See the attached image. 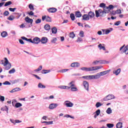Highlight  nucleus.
I'll use <instances>...</instances> for the list:
<instances>
[{"mask_svg":"<svg viewBox=\"0 0 128 128\" xmlns=\"http://www.w3.org/2000/svg\"><path fill=\"white\" fill-rule=\"evenodd\" d=\"M102 68V66H91L90 68L82 67L80 68L82 70H84V72H92L93 70H100Z\"/></svg>","mask_w":128,"mask_h":128,"instance_id":"nucleus-1","label":"nucleus"},{"mask_svg":"<svg viewBox=\"0 0 128 128\" xmlns=\"http://www.w3.org/2000/svg\"><path fill=\"white\" fill-rule=\"evenodd\" d=\"M98 64H110V62L106 60H96L93 61L92 62V66H96Z\"/></svg>","mask_w":128,"mask_h":128,"instance_id":"nucleus-2","label":"nucleus"},{"mask_svg":"<svg viewBox=\"0 0 128 128\" xmlns=\"http://www.w3.org/2000/svg\"><path fill=\"white\" fill-rule=\"evenodd\" d=\"M4 62L2 63V64L4 66H6V70H10V68H12V65L10 64V63L8 62V58H4Z\"/></svg>","mask_w":128,"mask_h":128,"instance_id":"nucleus-3","label":"nucleus"},{"mask_svg":"<svg viewBox=\"0 0 128 128\" xmlns=\"http://www.w3.org/2000/svg\"><path fill=\"white\" fill-rule=\"evenodd\" d=\"M96 18H100V16H105V14L102 12V9L96 10L95 11Z\"/></svg>","mask_w":128,"mask_h":128,"instance_id":"nucleus-4","label":"nucleus"},{"mask_svg":"<svg viewBox=\"0 0 128 128\" xmlns=\"http://www.w3.org/2000/svg\"><path fill=\"white\" fill-rule=\"evenodd\" d=\"M69 86H70L69 88H71L72 92H77L78 88L74 85V82L72 81L69 84Z\"/></svg>","mask_w":128,"mask_h":128,"instance_id":"nucleus-5","label":"nucleus"},{"mask_svg":"<svg viewBox=\"0 0 128 128\" xmlns=\"http://www.w3.org/2000/svg\"><path fill=\"white\" fill-rule=\"evenodd\" d=\"M39 42H40V39L38 37H36L32 40V44H38Z\"/></svg>","mask_w":128,"mask_h":128,"instance_id":"nucleus-6","label":"nucleus"},{"mask_svg":"<svg viewBox=\"0 0 128 128\" xmlns=\"http://www.w3.org/2000/svg\"><path fill=\"white\" fill-rule=\"evenodd\" d=\"M42 20H46V22H52V18L48 16H42Z\"/></svg>","mask_w":128,"mask_h":128,"instance_id":"nucleus-7","label":"nucleus"},{"mask_svg":"<svg viewBox=\"0 0 128 128\" xmlns=\"http://www.w3.org/2000/svg\"><path fill=\"white\" fill-rule=\"evenodd\" d=\"M90 78H91V80H98L100 78V74L98 73L96 75H92L90 76Z\"/></svg>","mask_w":128,"mask_h":128,"instance_id":"nucleus-8","label":"nucleus"},{"mask_svg":"<svg viewBox=\"0 0 128 128\" xmlns=\"http://www.w3.org/2000/svg\"><path fill=\"white\" fill-rule=\"evenodd\" d=\"M64 104L67 106V108H72L74 106V104L72 103V102L70 101H65Z\"/></svg>","mask_w":128,"mask_h":128,"instance_id":"nucleus-9","label":"nucleus"},{"mask_svg":"<svg viewBox=\"0 0 128 128\" xmlns=\"http://www.w3.org/2000/svg\"><path fill=\"white\" fill-rule=\"evenodd\" d=\"M112 98H114V96L109 94L104 100H112Z\"/></svg>","mask_w":128,"mask_h":128,"instance_id":"nucleus-10","label":"nucleus"},{"mask_svg":"<svg viewBox=\"0 0 128 128\" xmlns=\"http://www.w3.org/2000/svg\"><path fill=\"white\" fill-rule=\"evenodd\" d=\"M83 86L86 90L88 91V82L86 81L83 82Z\"/></svg>","mask_w":128,"mask_h":128,"instance_id":"nucleus-11","label":"nucleus"},{"mask_svg":"<svg viewBox=\"0 0 128 128\" xmlns=\"http://www.w3.org/2000/svg\"><path fill=\"white\" fill-rule=\"evenodd\" d=\"M80 66V63L78 62H73L71 64L70 66H72V68H79Z\"/></svg>","mask_w":128,"mask_h":128,"instance_id":"nucleus-12","label":"nucleus"},{"mask_svg":"<svg viewBox=\"0 0 128 128\" xmlns=\"http://www.w3.org/2000/svg\"><path fill=\"white\" fill-rule=\"evenodd\" d=\"M58 106V104H52L50 105L49 108L50 110H54V108H56V106Z\"/></svg>","mask_w":128,"mask_h":128,"instance_id":"nucleus-13","label":"nucleus"},{"mask_svg":"<svg viewBox=\"0 0 128 128\" xmlns=\"http://www.w3.org/2000/svg\"><path fill=\"white\" fill-rule=\"evenodd\" d=\"M25 20L26 22H28V24H32V22H34V20H32V19L30 18L28 16H26L25 18Z\"/></svg>","mask_w":128,"mask_h":128,"instance_id":"nucleus-14","label":"nucleus"},{"mask_svg":"<svg viewBox=\"0 0 128 128\" xmlns=\"http://www.w3.org/2000/svg\"><path fill=\"white\" fill-rule=\"evenodd\" d=\"M40 42L43 44H46L48 42V38L46 37H42Z\"/></svg>","mask_w":128,"mask_h":128,"instance_id":"nucleus-15","label":"nucleus"},{"mask_svg":"<svg viewBox=\"0 0 128 128\" xmlns=\"http://www.w3.org/2000/svg\"><path fill=\"white\" fill-rule=\"evenodd\" d=\"M48 10L49 12L54 13L56 12L58 10L56 8H52L48 9Z\"/></svg>","mask_w":128,"mask_h":128,"instance_id":"nucleus-16","label":"nucleus"},{"mask_svg":"<svg viewBox=\"0 0 128 128\" xmlns=\"http://www.w3.org/2000/svg\"><path fill=\"white\" fill-rule=\"evenodd\" d=\"M110 72V70L100 72L99 74H100V76H106V74H108V72Z\"/></svg>","mask_w":128,"mask_h":128,"instance_id":"nucleus-17","label":"nucleus"},{"mask_svg":"<svg viewBox=\"0 0 128 128\" xmlns=\"http://www.w3.org/2000/svg\"><path fill=\"white\" fill-rule=\"evenodd\" d=\"M102 12L105 14V16L106 14H108V12H110V10L108 9V7L106 6L104 7V10H102Z\"/></svg>","mask_w":128,"mask_h":128,"instance_id":"nucleus-18","label":"nucleus"},{"mask_svg":"<svg viewBox=\"0 0 128 128\" xmlns=\"http://www.w3.org/2000/svg\"><path fill=\"white\" fill-rule=\"evenodd\" d=\"M98 48L100 50H106V48L104 47V44H100L98 45Z\"/></svg>","mask_w":128,"mask_h":128,"instance_id":"nucleus-19","label":"nucleus"},{"mask_svg":"<svg viewBox=\"0 0 128 128\" xmlns=\"http://www.w3.org/2000/svg\"><path fill=\"white\" fill-rule=\"evenodd\" d=\"M128 46H125V48L124 49V50H122V52H124V54H128Z\"/></svg>","mask_w":128,"mask_h":128,"instance_id":"nucleus-20","label":"nucleus"},{"mask_svg":"<svg viewBox=\"0 0 128 128\" xmlns=\"http://www.w3.org/2000/svg\"><path fill=\"white\" fill-rule=\"evenodd\" d=\"M95 112L96 114L94 116V118H96L100 116V110L98 109Z\"/></svg>","mask_w":128,"mask_h":128,"instance_id":"nucleus-21","label":"nucleus"},{"mask_svg":"<svg viewBox=\"0 0 128 128\" xmlns=\"http://www.w3.org/2000/svg\"><path fill=\"white\" fill-rule=\"evenodd\" d=\"M82 20H90V16L88 14H84L82 16Z\"/></svg>","mask_w":128,"mask_h":128,"instance_id":"nucleus-22","label":"nucleus"},{"mask_svg":"<svg viewBox=\"0 0 128 128\" xmlns=\"http://www.w3.org/2000/svg\"><path fill=\"white\" fill-rule=\"evenodd\" d=\"M88 16H89V18H92L94 16V13L92 12H90L88 14Z\"/></svg>","mask_w":128,"mask_h":128,"instance_id":"nucleus-23","label":"nucleus"},{"mask_svg":"<svg viewBox=\"0 0 128 128\" xmlns=\"http://www.w3.org/2000/svg\"><path fill=\"white\" fill-rule=\"evenodd\" d=\"M120 68H118L116 70L113 72V74H114L116 76H118V74H120Z\"/></svg>","mask_w":128,"mask_h":128,"instance_id":"nucleus-24","label":"nucleus"},{"mask_svg":"<svg viewBox=\"0 0 128 128\" xmlns=\"http://www.w3.org/2000/svg\"><path fill=\"white\" fill-rule=\"evenodd\" d=\"M1 36L2 38H6V36H8V32H3L1 33Z\"/></svg>","mask_w":128,"mask_h":128,"instance_id":"nucleus-25","label":"nucleus"},{"mask_svg":"<svg viewBox=\"0 0 128 128\" xmlns=\"http://www.w3.org/2000/svg\"><path fill=\"white\" fill-rule=\"evenodd\" d=\"M122 14V10L120 9H118L114 12V16L116 15V14Z\"/></svg>","mask_w":128,"mask_h":128,"instance_id":"nucleus-26","label":"nucleus"},{"mask_svg":"<svg viewBox=\"0 0 128 128\" xmlns=\"http://www.w3.org/2000/svg\"><path fill=\"white\" fill-rule=\"evenodd\" d=\"M14 106L18 108H20V106H22V104L20 102H17L15 104V106Z\"/></svg>","mask_w":128,"mask_h":128,"instance_id":"nucleus-27","label":"nucleus"},{"mask_svg":"<svg viewBox=\"0 0 128 128\" xmlns=\"http://www.w3.org/2000/svg\"><path fill=\"white\" fill-rule=\"evenodd\" d=\"M59 88L70 90V87L66 86H60L58 87Z\"/></svg>","mask_w":128,"mask_h":128,"instance_id":"nucleus-28","label":"nucleus"},{"mask_svg":"<svg viewBox=\"0 0 128 128\" xmlns=\"http://www.w3.org/2000/svg\"><path fill=\"white\" fill-rule=\"evenodd\" d=\"M75 16L76 18H80V16H82V14H80V12H76Z\"/></svg>","mask_w":128,"mask_h":128,"instance_id":"nucleus-29","label":"nucleus"},{"mask_svg":"<svg viewBox=\"0 0 128 128\" xmlns=\"http://www.w3.org/2000/svg\"><path fill=\"white\" fill-rule=\"evenodd\" d=\"M116 128H122V122H118L116 125Z\"/></svg>","mask_w":128,"mask_h":128,"instance_id":"nucleus-30","label":"nucleus"},{"mask_svg":"<svg viewBox=\"0 0 128 128\" xmlns=\"http://www.w3.org/2000/svg\"><path fill=\"white\" fill-rule=\"evenodd\" d=\"M28 8L30 10H34V5L32 4H29Z\"/></svg>","mask_w":128,"mask_h":128,"instance_id":"nucleus-31","label":"nucleus"},{"mask_svg":"<svg viewBox=\"0 0 128 128\" xmlns=\"http://www.w3.org/2000/svg\"><path fill=\"white\" fill-rule=\"evenodd\" d=\"M44 28L46 30H50V26L48 24H46L44 26Z\"/></svg>","mask_w":128,"mask_h":128,"instance_id":"nucleus-32","label":"nucleus"},{"mask_svg":"<svg viewBox=\"0 0 128 128\" xmlns=\"http://www.w3.org/2000/svg\"><path fill=\"white\" fill-rule=\"evenodd\" d=\"M69 36L71 38H74V36H76V34H74V32H72L70 34Z\"/></svg>","mask_w":128,"mask_h":128,"instance_id":"nucleus-33","label":"nucleus"},{"mask_svg":"<svg viewBox=\"0 0 128 128\" xmlns=\"http://www.w3.org/2000/svg\"><path fill=\"white\" fill-rule=\"evenodd\" d=\"M106 112L107 114H112V108H108L107 109Z\"/></svg>","mask_w":128,"mask_h":128,"instance_id":"nucleus-34","label":"nucleus"},{"mask_svg":"<svg viewBox=\"0 0 128 128\" xmlns=\"http://www.w3.org/2000/svg\"><path fill=\"white\" fill-rule=\"evenodd\" d=\"M38 88H45L46 86L42 84V83H39L38 84Z\"/></svg>","mask_w":128,"mask_h":128,"instance_id":"nucleus-35","label":"nucleus"},{"mask_svg":"<svg viewBox=\"0 0 128 128\" xmlns=\"http://www.w3.org/2000/svg\"><path fill=\"white\" fill-rule=\"evenodd\" d=\"M42 124H53L54 122L50 121V122H42Z\"/></svg>","mask_w":128,"mask_h":128,"instance_id":"nucleus-36","label":"nucleus"},{"mask_svg":"<svg viewBox=\"0 0 128 128\" xmlns=\"http://www.w3.org/2000/svg\"><path fill=\"white\" fill-rule=\"evenodd\" d=\"M52 34H56L58 32V30L56 28H53L52 30Z\"/></svg>","mask_w":128,"mask_h":128,"instance_id":"nucleus-37","label":"nucleus"},{"mask_svg":"<svg viewBox=\"0 0 128 128\" xmlns=\"http://www.w3.org/2000/svg\"><path fill=\"white\" fill-rule=\"evenodd\" d=\"M91 76H84L82 78L85 80H92Z\"/></svg>","mask_w":128,"mask_h":128,"instance_id":"nucleus-38","label":"nucleus"},{"mask_svg":"<svg viewBox=\"0 0 128 128\" xmlns=\"http://www.w3.org/2000/svg\"><path fill=\"white\" fill-rule=\"evenodd\" d=\"M102 106V104H101L100 102H98L96 104V108H100V106Z\"/></svg>","mask_w":128,"mask_h":128,"instance_id":"nucleus-39","label":"nucleus"},{"mask_svg":"<svg viewBox=\"0 0 128 128\" xmlns=\"http://www.w3.org/2000/svg\"><path fill=\"white\" fill-rule=\"evenodd\" d=\"M15 18L14 17V16H10L8 18V20H14Z\"/></svg>","mask_w":128,"mask_h":128,"instance_id":"nucleus-40","label":"nucleus"},{"mask_svg":"<svg viewBox=\"0 0 128 128\" xmlns=\"http://www.w3.org/2000/svg\"><path fill=\"white\" fill-rule=\"evenodd\" d=\"M70 18H71L72 20H74V19H75L74 14H70Z\"/></svg>","mask_w":128,"mask_h":128,"instance_id":"nucleus-41","label":"nucleus"},{"mask_svg":"<svg viewBox=\"0 0 128 128\" xmlns=\"http://www.w3.org/2000/svg\"><path fill=\"white\" fill-rule=\"evenodd\" d=\"M17 102L18 101L16 99L12 100V106H16V102Z\"/></svg>","mask_w":128,"mask_h":128,"instance_id":"nucleus-42","label":"nucleus"},{"mask_svg":"<svg viewBox=\"0 0 128 128\" xmlns=\"http://www.w3.org/2000/svg\"><path fill=\"white\" fill-rule=\"evenodd\" d=\"M10 4H12V2L9 1L6 2L4 6H10Z\"/></svg>","mask_w":128,"mask_h":128,"instance_id":"nucleus-43","label":"nucleus"},{"mask_svg":"<svg viewBox=\"0 0 128 128\" xmlns=\"http://www.w3.org/2000/svg\"><path fill=\"white\" fill-rule=\"evenodd\" d=\"M50 70H42V74H48V72H50Z\"/></svg>","mask_w":128,"mask_h":128,"instance_id":"nucleus-44","label":"nucleus"},{"mask_svg":"<svg viewBox=\"0 0 128 128\" xmlns=\"http://www.w3.org/2000/svg\"><path fill=\"white\" fill-rule=\"evenodd\" d=\"M14 72H16V69L14 68L9 71V74H14Z\"/></svg>","mask_w":128,"mask_h":128,"instance_id":"nucleus-45","label":"nucleus"},{"mask_svg":"<svg viewBox=\"0 0 128 128\" xmlns=\"http://www.w3.org/2000/svg\"><path fill=\"white\" fill-rule=\"evenodd\" d=\"M84 32L83 31L80 32L79 36H80V38H84Z\"/></svg>","mask_w":128,"mask_h":128,"instance_id":"nucleus-46","label":"nucleus"},{"mask_svg":"<svg viewBox=\"0 0 128 128\" xmlns=\"http://www.w3.org/2000/svg\"><path fill=\"white\" fill-rule=\"evenodd\" d=\"M42 66H40V67L34 70V72H40V70H42Z\"/></svg>","mask_w":128,"mask_h":128,"instance_id":"nucleus-47","label":"nucleus"},{"mask_svg":"<svg viewBox=\"0 0 128 128\" xmlns=\"http://www.w3.org/2000/svg\"><path fill=\"white\" fill-rule=\"evenodd\" d=\"M107 126L108 128H114V124H107Z\"/></svg>","mask_w":128,"mask_h":128,"instance_id":"nucleus-48","label":"nucleus"},{"mask_svg":"<svg viewBox=\"0 0 128 128\" xmlns=\"http://www.w3.org/2000/svg\"><path fill=\"white\" fill-rule=\"evenodd\" d=\"M64 117L67 118H74V116H71L68 115V114L65 115Z\"/></svg>","mask_w":128,"mask_h":128,"instance_id":"nucleus-49","label":"nucleus"},{"mask_svg":"<svg viewBox=\"0 0 128 128\" xmlns=\"http://www.w3.org/2000/svg\"><path fill=\"white\" fill-rule=\"evenodd\" d=\"M100 8H104L106 7V4H104V3H102L100 4Z\"/></svg>","mask_w":128,"mask_h":128,"instance_id":"nucleus-50","label":"nucleus"},{"mask_svg":"<svg viewBox=\"0 0 128 128\" xmlns=\"http://www.w3.org/2000/svg\"><path fill=\"white\" fill-rule=\"evenodd\" d=\"M3 84L10 86V82L8 81H6L4 83H3Z\"/></svg>","mask_w":128,"mask_h":128,"instance_id":"nucleus-51","label":"nucleus"},{"mask_svg":"<svg viewBox=\"0 0 128 128\" xmlns=\"http://www.w3.org/2000/svg\"><path fill=\"white\" fill-rule=\"evenodd\" d=\"M18 88H15L12 90L11 91H10V92H18Z\"/></svg>","mask_w":128,"mask_h":128,"instance_id":"nucleus-52","label":"nucleus"},{"mask_svg":"<svg viewBox=\"0 0 128 128\" xmlns=\"http://www.w3.org/2000/svg\"><path fill=\"white\" fill-rule=\"evenodd\" d=\"M16 10V8H9V10H10V12H14Z\"/></svg>","mask_w":128,"mask_h":128,"instance_id":"nucleus-53","label":"nucleus"},{"mask_svg":"<svg viewBox=\"0 0 128 128\" xmlns=\"http://www.w3.org/2000/svg\"><path fill=\"white\" fill-rule=\"evenodd\" d=\"M56 42V38H53L51 40V42H52V44H54Z\"/></svg>","mask_w":128,"mask_h":128,"instance_id":"nucleus-54","label":"nucleus"},{"mask_svg":"<svg viewBox=\"0 0 128 128\" xmlns=\"http://www.w3.org/2000/svg\"><path fill=\"white\" fill-rule=\"evenodd\" d=\"M82 42V38H78V40H76L77 42Z\"/></svg>","mask_w":128,"mask_h":128,"instance_id":"nucleus-55","label":"nucleus"},{"mask_svg":"<svg viewBox=\"0 0 128 128\" xmlns=\"http://www.w3.org/2000/svg\"><path fill=\"white\" fill-rule=\"evenodd\" d=\"M0 100L1 102H4V96H0Z\"/></svg>","mask_w":128,"mask_h":128,"instance_id":"nucleus-56","label":"nucleus"},{"mask_svg":"<svg viewBox=\"0 0 128 128\" xmlns=\"http://www.w3.org/2000/svg\"><path fill=\"white\" fill-rule=\"evenodd\" d=\"M42 22V20L40 19H38L36 22V24H40V22Z\"/></svg>","mask_w":128,"mask_h":128,"instance_id":"nucleus-57","label":"nucleus"},{"mask_svg":"<svg viewBox=\"0 0 128 128\" xmlns=\"http://www.w3.org/2000/svg\"><path fill=\"white\" fill-rule=\"evenodd\" d=\"M120 21H118L114 23L115 26H120Z\"/></svg>","mask_w":128,"mask_h":128,"instance_id":"nucleus-58","label":"nucleus"},{"mask_svg":"<svg viewBox=\"0 0 128 128\" xmlns=\"http://www.w3.org/2000/svg\"><path fill=\"white\" fill-rule=\"evenodd\" d=\"M68 70V69H63L60 70V72H66Z\"/></svg>","mask_w":128,"mask_h":128,"instance_id":"nucleus-59","label":"nucleus"},{"mask_svg":"<svg viewBox=\"0 0 128 128\" xmlns=\"http://www.w3.org/2000/svg\"><path fill=\"white\" fill-rule=\"evenodd\" d=\"M10 13L8 12V11H6L4 12V14L5 16H8V15Z\"/></svg>","mask_w":128,"mask_h":128,"instance_id":"nucleus-60","label":"nucleus"},{"mask_svg":"<svg viewBox=\"0 0 128 128\" xmlns=\"http://www.w3.org/2000/svg\"><path fill=\"white\" fill-rule=\"evenodd\" d=\"M26 42H32V38H27V40H26Z\"/></svg>","mask_w":128,"mask_h":128,"instance_id":"nucleus-61","label":"nucleus"},{"mask_svg":"<svg viewBox=\"0 0 128 128\" xmlns=\"http://www.w3.org/2000/svg\"><path fill=\"white\" fill-rule=\"evenodd\" d=\"M28 14H29V16H34V12L31 11L30 12H28Z\"/></svg>","mask_w":128,"mask_h":128,"instance_id":"nucleus-62","label":"nucleus"},{"mask_svg":"<svg viewBox=\"0 0 128 128\" xmlns=\"http://www.w3.org/2000/svg\"><path fill=\"white\" fill-rule=\"evenodd\" d=\"M114 8V6H112V5H110L108 6V10H112V8Z\"/></svg>","mask_w":128,"mask_h":128,"instance_id":"nucleus-63","label":"nucleus"},{"mask_svg":"<svg viewBox=\"0 0 128 128\" xmlns=\"http://www.w3.org/2000/svg\"><path fill=\"white\" fill-rule=\"evenodd\" d=\"M47 118H48V116H44L42 118V120H46Z\"/></svg>","mask_w":128,"mask_h":128,"instance_id":"nucleus-64","label":"nucleus"}]
</instances>
